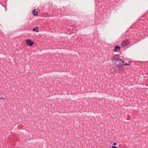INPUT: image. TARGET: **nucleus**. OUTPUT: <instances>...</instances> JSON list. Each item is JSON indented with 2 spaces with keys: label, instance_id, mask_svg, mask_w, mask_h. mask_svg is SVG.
<instances>
[{
  "label": "nucleus",
  "instance_id": "f257e3e1",
  "mask_svg": "<svg viewBox=\"0 0 148 148\" xmlns=\"http://www.w3.org/2000/svg\"><path fill=\"white\" fill-rule=\"evenodd\" d=\"M120 57V55H115L113 57L112 60L114 62H118L119 61H122V59Z\"/></svg>",
  "mask_w": 148,
  "mask_h": 148
},
{
  "label": "nucleus",
  "instance_id": "f03ea898",
  "mask_svg": "<svg viewBox=\"0 0 148 148\" xmlns=\"http://www.w3.org/2000/svg\"><path fill=\"white\" fill-rule=\"evenodd\" d=\"M129 40H126L123 41L121 45L122 47H124L127 46L129 43Z\"/></svg>",
  "mask_w": 148,
  "mask_h": 148
},
{
  "label": "nucleus",
  "instance_id": "7ed1b4c3",
  "mask_svg": "<svg viewBox=\"0 0 148 148\" xmlns=\"http://www.w3.org/2000/svg\"><path fill=\"white\" fill-rule=\"evenodd\" d=\"M26 41L27 45L29 46H32L34 44V42L30 39H27Z\"/></svg>",
  "mask_w": 148,
  "mask_h": 148
},
{
  "label": "nucleus",
  "instance_id": "20e7f679",
  "mask_svg": "<svg viewBox=\"0 0 148 148\" xmlns=\"http://www.w3.org/2000/svg\"><path fill=\"white\" fill-rule=\"evenodd\" d=\"M119 61V63L116 65L117 67H119L123 66V63L124 62L122 59V61Z\"/></svg>",
  "mask_w": 148,
  "mask_h": 148
},
{
  "label": "nucleus",
  "instance_id": "39448f33",
  "mask_svg": "<svg viewBox=\"0 0 148 148\" xmlns=\"http://www.w3.org/2000/svg\"><path fill=\"white\" fill-rule=\"evenodd\" d=\"M120 47L116 46L114 47V51L115 52H117L120 50Z\"/></svg>",
  "mask_w": 148,
  "mask_h": 148
},
{
  "label": "nucleus",
  "instance_id": "423d86ee",
  "mask_svg": "<svg viewBox=\"0 0 148 148\" xmlns=\"http://www.w3.org/2000/svg\"><path fill=\"white\" fill-rule=\"evenodd\" d=\"M32 13L33 15H37L38 13L37 12H36L35 10H34L32 11Z\"/></svg>",
  "mask_w": 148,
  "mask_h": 148
},
{
  "label": "nucleus",
  "instance_id": "0eeeda50",
  "mask_svg": "<svg viewBox=\"0 0 148 148\" xmlns=\"http://www.w3.org/2000/svg\"><path fill=\"white\" fill-rule=\"evenodd\" d=\"M38 29V27H36V28H34L33 29V31H36V32H38V30H37V29Z\"/></svg>",
  "mask_w": 148,
  "mask_h": 148
},
{
  "label": "nucleus",
  "instance_id": "6e6552de",
  "mask_svg": "<svg viewBox=\"0 0 148 148\" xmlns=\"http://www.w3.org/2000/svg\"><path fill=\"white\" fill-rule=\"evenodd\" d=\"M124 65L126 66V65H130V63L127 64V63H125L124 64Z\"/></svg>",
  "mask_w": 148,
  "mask_h": 148
},
{
  "label": "nucleus",
  "instance_id": "1a4fd4ad",
  "mask_svg": "<svg viewBox=\"0 0 148 148\" xmlns=\"http://www.w3.org/2000/svg\"><path fill=\"white\" fill-rule=\"evenodd\" d=\"M112 148H117V147L116 146H112Z\"/></svg>",
  "mask_w": 148,
  "mask_h": 148
},
{
  "label": "nucleus",
  "instance_id": "9d476101",
  "mask_svg": "<svg viewBox=\"0 0 148 148\" xmlns=\"http://www.w3.org/2000/svg\"><path fill=\"white\" fill-rule=\"evenodd\" d=\"M116 145V142H114L113 144V145Z\"/></svg>",
  "mask_w": 148,
  "mask_h": 148
},
{
  "label": "nucleus",
  "instance_id": "9b49d317",
  "mask_svg": "<svg viewBox=\"0 0 148 148\" xmlns=\"http://www.w3.org/2000/svg\"><path fill=\"white\" fill-rule=\"evenodd\" d=\"M122 70L121 69H120L119 70L120 72H121L122 71Z\"/></svg>",
  "mask_w": 148,
  "mask_h": 148
},
{
  "label": "nucleus",
  "instance_id": "f8f14e48",
  "mask_svg": "<svg viewBox=\"0 0 148 148\" xmlns=\"http://www.w3.org/2000/svg\"><path fill=\"white\" fill-rule=\"evenodd\" d=\"M1 99H4V98L3 97H1Z\"/></svg>",
  "mask_w": 148,
  "mask_h": 148
},
{
  "label": "nucleus",
  "instance_id": "ddd939ff",
  "mask_svg": "<svg viewBox=\"0 0 148 148\" xmlns=\"http://www.w3.org/2000/svg\"><path fill=\"white\" fill-rule=\"evenodd\" d=\"M147 75H148V73L147 74Z\"/></svg>",
  "mask_w": 148,
  "mask_h": 148
},
{
  "label": "nucleus",
  "instance_id": "4468645a",
  "mask_svg": "<svg viewBox=\"0 0 148 148\" xmlns=\"http://www.w3.org/2000/svg\"><path fill=\"white\" fill-rule=\"evenodd\" d=\"M130 62H130H130H129V63H130Z\"/></svg>",
  "mask_w": 148,
  "mask_h": 148
}]
</instances>
